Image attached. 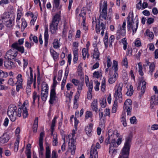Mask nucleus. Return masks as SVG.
<instances>
[{"label":"nucleus","instance_id":"f257e3e1","mask_svg":"<svg viewBox=\"0 0 158 158\" xmlns=\"http://www.w3.org/2000/svg\"><path fill=\"white\" fill-rule=\"evenodd\" d=\"M132 101L130 99H127L124 103L123 107L124 112L122 114V117L121 118V122L124 127L127 126V123L125 119V112H127V115H130L131 114V109H132Z\"/></svg>","mask_w":158,"mask_h":158},{"label":"nucleus","instance_id":"f03ea898","mask_svg":"<svg viewBox=\"0 0 158 158\" xmlns=\"http://www.w3.org/2000/svg\"><path fill=\"white\" fill-rule=\"evenodd\" d=\"M132 136L129 135L126 139L124 145L122 149L119 158H128L130 146V143L132 139Z\"/></svg>","mask_w":158,"mask_h":158},{"label":"nucleus","instance_id":"7ed1b4c3","mask_svg":"<svg viewBox=\"0 0 158 158\" xmlns=\"http://www.w3.org/2000/svg\"><path fill=\"white\" fill-rule=\"evenodd\" d=\"M60 19V16L59 14H56L54 16L52 23L50 25V31L52 34L56 33L58 25Z\"/></svg>","mask_w":158,"mask_h":158},{"label":"nucleus","instance_id":"20e7f679","mask_svg":"<svg viewBox=\"0 0 158 158\" xmlns=\"http://www.w3.org/2000/svg\"><path fill=\"white\" fill-rule=\"evenodd\" d=\"M17 107L14 105L11 104L8 107L7 114L10 120L12 122L15 121L17 116Z\"/></svg>","mask_w":158,"mask_h":158},{"label":"nucleus","instance_id":"39448f33","mask_svg":"<svg viewBox=\"0 0 158 158\" xmlns=\"http://www.w3.org/2000/svg\"><path fill=\"white\" fill-rule=\"evenodd\" d=\"M121 142L122 138H119L116 142L114 139H112L109 147V153L112 152V155L114 154H115L117 152V149H116L115 148H117L118 145H120Z\"/></svg>","mask_w":158,"mask_h":158},{"label":"nucleus","instance_id":"423d86ee","mask_svg":"<svg viewBox=\"0 0 158 158\" xmlns=\"http://www.w3.org/2000/svg\"><path fill=\"white\" fill-rule=\"evenodd\" d=\"M133 12L129 13V15L127 17V28L128 31L130 30L131 28L132 29L133 35L135 33L138 27V26L136 25L135 28L134 29L133 27L132 26L133 23Z\"/></svg>","mask_w":158,"mask_h":158},{"label":"nucleus","instance_id":"0eeeda50","mask_svg":"<svg viewBox=\"0 0 158 158\" xmlns=\"http://www.w3.org/2000/svg\"><path fill=\"white\" fill-rule=\"evenodd\" d=\"M48 87L47 84L43 83L42 84L41 98L44 102L46 101L48 95Z\"/></svg>","mask_w":158,"mask_h":158},{"label":"nucleus","instance_id":"6e6552de","mask_svg":"<svg viewBox=\"0 0 158 158\" xmlns=\"http://www.w3.org/2000/svg\"><path fill=\"white\" fill-rule=\"evenodd\" d=\"M123 84L122 83H119L114 94L115 99L116 98L118 99L117 98L118 97L119 102H121L122 101V95L121 91L123 87Z\"/></svg>","mask_w":158,"mask_h":158},{"label":"nucleus","instance_id":"1a4fd4ad","mask_svg":"<svg viewBox=\"0 0 158 158\" xmlns=\"http://www.w3.org/2000/svg\"><path fill=\"white\" fill-rule=\"evenodd\" d=\"M146 82L144 80L143 77H141L139 79L138 86L137 87L138 89H140V86L142 85L141 89V92L139 94V96L141 98L143 95L144 94L146 88Z\"/></svg>","mask_w":158,"mask_h":158},{"label":"nucleus","instance_id":"9d476101","mask_svg":"<svg viewBox=\"0 0 158 158\" xmlns=\"http://www.w3.org/2000/svg\"><path fill=\"white\" fill-rule=\"evenodd\" d=\"M107 4L106 2L104 1L103 4V9L101 13L99 15V18L102 17L104 19H106L107 14Z\"/></svg>","mask_w":158,"mask_h":158},{"label":"nucleus","instance_id":"9b49d317","mask_svg":"<svg viewBox=\"0 0 158 158\" xmlns=\"http://www.w3.org/2000/svg\"><path fill=\"white\" fill-rule=\"evenodd\" d=\"M75 133L72 134V137L71 139V142L70 144L69 145L70 149L71 150V152L72 155H74L75 153V150L76 149V146L74 139L73 138Z\"/></svg>","mask_w":158,"mask_h":158},{"label":"nucleus","instance_id":"f8f14e48","mask_svg":"<svg viewBox=\"0 0 158 158\" xmlns=\"http://www.w3.org/2000/svg\"><path fill=\"white\" fill-rule=\"evenodd\" d=\"M10 139L7 132H5L0 137V143L4 144L7 143Z\"/></svg>","mask_w":158,"mask_h":158},{"label":"nucleus","instance_id":"ddd939ff","mask_svg":"<svg viewBox=\"0 0 158 158\" xmlns=\"http://www.w3.org/2000/svg\"><path fill=\"white\" fill-rule=\"evenodd\" d=\"M56 93L55 89L52 88L51 90L50 93V97L49 102L50 104H53L54 101L56 100Z\"/></svg>","mask_w":158,"mask_h":158},{"label":"nucleus","instance_id":"4468645a","mask_svg":"<svg viewBox=\"0 0 158 158\" xmlns=\"http://www.w3.org/2000/svg\"><path fill=\"white\" fill-rule=\"evenodd\" d=\"M150 103V107L152 109L154 107V105H157L158 104V95H155L152 96Z\"/></svg>","mask_w":158,"mask_h":158},{"label":"nucleus","instance_id":"2eb2a0df","mask_svg":"<svg viewBox=\"0 0 158 158\" xmlns=\"http://www.w3.org/2000/svg\"><path fill=\"white\" fill-rule=\"evenodd\" d=\"M12 48L17 50L18 51L21 53H24V48L23 46H19V44L17 43H15L12 44L11 46Z\"/></svg>","mask_w":158,"mask_h":158},{"label":"nucleus","instance_id":"dca6fc26","mask_svg":"<svg viewBox=\"0 0 158 158\" xmlns=\"http://www.w3.org/2000/svg\"><path fill=\"white\" fill-rule=\"evenodd\" d=\"M89 158H98L97 150L93 147H92L91 148Z\"/></svg>","mask_w":158,"mask_h":158},{"label":"nucleus","instance_id":"f3484780","mask_svg":"<svg viewBox=\"0 0 158 158\" xmlns=\"http://www.w3.org/2000/svg\"><path fill=\"white\" fill-rule=\"evenodd\" d=\"M4 65L5 67L7 69H11L15 67V63L9 60H6L4 62Z\"/></svg>","mask_w":158,"mask_h":158},{"label":"nucleus","instance_id":"a211bd4d","mask_svg":"<svg viewBox=\"0 0 158 158\" xmlns=\"http://www.w3.org/2000/svg\"><path fill=\"white\" fill-rule=\"evenodd\" d=\"M91 107L92 110L95 111L96 113H98V100L97 99H94L92 102L91 105Z\"/></svg>","mask_w":158,"mask_h":158},{"label":"nucleus","instance_id":"6ab92c4d","mask_svg":"<svg viewBox=\"0 0 158 158\" xmlns=\"http://www.w3.org/2000/svg\"><path fill=\"white\" fill-rule=\"evenodd\" d=\"M73 62L74 64L77 63L78 60V50L77 48H74L73 50Z\"/></svg>","mask_w":158,"mask_h":158},{"label":"nucleus","instance_id":"aec40b11","mask_svg":"<svg viewBox=\"0 0 158 158\" xmlns=\"http://www.w3.org/2000/svg\"><path fill=\"white\" fill-rule=\"evenodd\" d=\"M49 35L48 34V29L47 27L45 29V32L44 34L45 44L44 45L46 47L47 46L48 43Z\"/></svg>","mask_w":158,"mask_h":158},{"label":"nucleus","instance_id":"412c9836","mask_svg":"<svg viewBox=\"0 0 158 158\" xmlns=\"http://www.w3.org/2000/svg\"><path fill=\"white\" fill-rule=\"evenodd\" d=\"M118 76V74L117 73H114L113 76H110L108 80L110 84H113L116 81V78Z\"/></svg>","mask_w":158,"mask_h":158},{"label":"nucleus","instance_id":"4be33fe9","mask_svg":"<svg viewBox=\"0 0 158 158\" xmlns=\"http://www.w3.org/2000/svg\"><path fill=\"white\" fill-rule=\"evenodd\" d=\"M99 54L100 53L98 48H95L93 55V58H95L96 60H100L99 59Z\"/></svg>","mask_w":158,"mask_h":158},{"label":"nucleus","instance_id":"5701e85b","mask_svg":"<svg viewBox=\"0 0 158 158\" xmlns=\"http://www.w3.org/2000/svg\"><path fill=\"white\" fill-rule=\"evenodd\" d=\"M93 127V124L90 123L89 125V126H87L85 128V131L86 134L89 136L90 135V133L92 131Z\"/></svg>","mask_w":158,"mask_h":158},{"label":"nucleus","instance_id":"b1692460","mask_svg":"<svg viewBox=\"0 0 158 158\" xmlns=\"http://www.w3.org/2000/svg\"><path fill=\"white\" fill-rule=\"evenodd\" d=\"M38 117H36L35 118L33 126V131L34 132H35L37 131L38 126Z\"/></svg>","mask_w":158,"mask_h":158},{"label":"nucleus","instance_id":"393cba45","mask_svg":"<svg viewBox=\"0 0 158 158\" xmlns=\"http://www.w3.org/2000/svg\"><path fill=\"white\" fill-rule=\"evenodd\" d=\"M118 99L116 98L115 99L114 104L113 106L112 109V112L115 113L116 112L117 109L118 107Z\"/></svg>","mask_w":158,"mask_h":158},{"label":"nucleus","instance_id":"a878e982","mask_svg":"<svg viewBox=\"0 0 158 158\" xmlns=\"http://www.w3.org/2000/svg\"><path fill=\"white\" fill-rule=\"evenodd\" d=\"M50 52L53 59L56 60L58 57V54L53 49H50Z\"/></svg>","mask_w":158,"mask_h":158},{"label":"nucleus","instance_id":"bb28decb","mask_svg":"<svg viewBox=\"0 0 158 158\" xmlns=\"http://www.w3.org/2000/svg\"><path fill=\"white\" fill-rule=\"evenodd\" d=\"M13 51H16L15 49H12L10 50L6 53V55L5 56V58L6 60H9L10 58L11 54H12V52Z\"/></svg>","mask_w":158,"mask_h":158},{"label":"nucleus","instance_id":"cd10ccee","mask_svg":"<svg viewBox=\"0 0 158 158\" xmlns=\"http://www.w3.org/2000/svg\"><path fill=\"white\" fill-rule=\"evenodd\" d=\"M60 0H54L53 2V7L59 9L61 6H60Z\"/></svg>","mask_w":158,"mask_h":158},{"label":"nucleus","instance_id":"c85d7f7f","mask_svg":"<svg viewBox=\"0 0 158 158\" xmlns=\"http://www.w3.org/2000/svg\"><path fill=\"white\" fill-rule=\"evenodd\" d=\"M155 64L153 63H152L149 66V70L148 74H150L151 76L152 75V73L155 69Z\"/></svg>","mask_w":158,"mask_h":158},{"label":"nucleus","instance_id":"c756f323","mask_svg":"<svg viewBox=\"0 0 158 158\" xmlns=\"http://www.w3.org/2000/svg\"><path fill=\"white\" fill-rule=\"evenodd\" d=\"M133 91L132 86V85H130L129 88L128 89V91L126 93V94L127 96H130L132 95Z\"/></svg>","mask_w":158,"mask_h":158},{"label":"nucleus","instance_id":"7c9ffc66","mask_svg":"<svg viewBox=\"0 0 158 158\" xmlns=\"http://www.w3.org/2000/svg\"><path fill=\"white\" fill-rule=\"evenodd\" d=\"M46 158H50V151L49 147L47 146L46 148Z\"/></svg>","mask_w":158,"mask_h":158},{"label":"nucleus","instance_id":"2f4dec72","mask_svg":"<svg viewBox=\"0 0 158 158\" xmlns=\"http://www.w3.org/2000/svg\"><path fill=\"white\" fill-rule=\"evenodd\" d=\"M106 96L104 98H103L102 100H100V101L101 106L103 108H104L106 105Z\"/></svg>","mask_w":158,"mask_h":158},{"label":"nucleus","instance_id":"473e14b6","mask_svg":"<svg viewBox=\"0 0 158 158\" xmlns=\"http://www.w3.org/2000/svg\"><path fill=\"white\" fill-rule=\"evenodd\" d=\"M146 35L152 39H153L154 37V34L152 32L150 31L148 29H147L145 33Z\"/></svg>","mask_w":158,"mask_h":158},{"label":"nucleus","instance_id":"72a5a7b5","mask_svg":"<svg viewBox=\"0 0 158 158\" xmlns=\"http://www.w3.org/2000/svg\"><path fill=\"white\" fill-rule=\"evenodd\" d=\"M23 111V115L24 118H26L28 116V111L26 107L22 108Z\"/></svg>","mask_w":158,"mask_h":158},{"label":"nucleus","instance_id":"f704fd0d","mask_svg":"<svg viewBox=\"0 0 158 158\" xmlns=\"http://www.w3.org/2000/svg\"><path fill=\"white\" fill-rule=\"evenodd\" d=\"M17 53L18 52L17 50L13 51L12 54L11 55L10 57V58L9 60H12L14 59V58L16 56Z\"/></svg>","mask_w":158,"mask_h":158},{"label":"nucleus","instance_id":"c9c22d12","mask_svg":"<svg viewBox=\"0 0 158 158\" xmlns=\"http://www.w3.org/2000/svg\"><path fill=\"white\" fill-rule=\"evenodd\" d=\"M125 29H123L120 27V30L118 31L117 33L123 36L125 35Z\"/></svg>","mask_w":158,"mask_h":158},{"label":"nucleus","instance_id":"e433bc0d","mask_svg":"<svg viewBox=\"0 0 158 158\" xmlns=\"http://www.w3.org/2000/svg\"><path fill=\"white\" fill-rule=\"evenodd\" d=\"M58 40H55L53 43V47L55 48H59L60 45Z\"/></svg>","mask_w":158,"mask_h":158},{"label":"nucleus","instance_id":"4c0bfd02","mask_svg":"<svg viewBox=\"0 0 158 158\" xmlns=\"http://www.w3.org/2000/svg\"><path fill=\"white\" fill-rule=\"evenodd\" d=\"M6 22V25L8 27H10L12 26V21L11 19H9L8 21H4Z\"/></svg>","mask_w":158,"mask_h":158},{"label":"nucleus","instance_id":"58836bf2","mask_svg":"<svg viewBox=\"0 0 158 158\" xmlns=\"http://www.w3.org/2000/svg\"><path fill=\"white\" fill-rule=\"evenodd\" d=\"M8 76V74L7 72H4L3 71L0 69V77H6Z\"/></svg>","mask_w":158,"mask_h":158},{"label":"nucleus","instance_id":"ea45409f","mask_svg":"<svg viewBox=\"0 0 158 158\" xmlns=\"http://www.w3.org/2000/svg\"><path fill=\"white\" fill-rule=\"evenodd\" d=\"M58 143L57 135H56L55 136L54 135L53 140V145L54 146H56Z\"/></svg>","mask_w":158,"mask_h":158},{"label":"nucleus","instance_id":"a19ab883","mask_svg":"<svg viewBox=\"0 0 158 158\" xmlns=\"http://www.w3.org/2000/svg\"><path fill=\"white\" fill-rule=\"evenodd\" d=\"M114 35H111L109 39V47H111L112 46V43L114 41Z\"/></svg>","mask_w":158,"mask_h":158},{"label":"nucleus","instance_id":"79ce46f5","mask_svg":"<svg viewBox=\"0 0 158 158\" xmlns=\"http://www.w3.org/2000/svg\"><path fill=\"white\" fill-rule=\"evenodd\" d=\"M118 63L115 60H114L113 63V67L114 68L115 73H116V71L118 70Z\"/></svg>","mask_w":158,"mask_h":158},{"label":"nucleus","instance_id":"37998d69","mask_svg":"<svg viewBox=\"0 0 158 158\" xmlns=\"http://www.w3.org/2000/svg\"><path fill=\"white\" fill-rule=\"evenodd\" d=\"M37 93L35 91H34L32 94V98L33 101L32 102V104L33 105H34L35 103V101L37 98Z\"/></svg>","mask_w":158,"mask_h":158},{"label":"nucleus","instance_id":"c03bdc74","mask_svg":"<svg viewBox=\"0 0 158 158\" xmlns=\"http://www.w3.org/2000/svg\"><path fill=\"white\" fill-rule=\"evenodd\" d=\"M19 143V140L18 139L16 140L15 143L14 150L15 151L17 152L18 150Z\"/></svg>","mask_w":158,"mask_h":158},{"label":"nucleus","instance_id":"a18cd8bd","mask_svg":"<svg viewBox=\"0 0 158 158\" xmlns=\"http://www.w3.org/2000/svg\"><path fill=\"white\" fill-rule=\"evenodd\" d=\"M87 54V49L85 48H83L82 50V55L83 58L84 60L85 59V57Z\"/></svg>","mask_w":158,"mask_h":158},{"label":"nucleus","instance_id":"49530a36","mask_svg":"<svg viewBox=\"0 0 158 158\" xmlns=\"http://www.w3.org/2000/svg\"><path fill=\"white\" fill-rule=\"evenodd\" d=\"M92 116V113L89 111H87L86 112V115L85 116V118L88 119L89 118H91Z\"/></svg>","mask_w":158,"mask_h":158},{"label":"nucleus","instance_id":"de8ad7c7","mask_svg":"<svg viewBox=\"0 0 158 158\" xmlns=\"http://www.w3.org/2000/svg\"><path fill=\"white\" fill-rule=\"evenodd\" d=\"M62 72L63 71L62 70H59L58 72L57 80L58 81H60L61 80Z\"/></svg>","mask_w":158,"mask_h":158},{"label":"nucleus","instance_id":"09e8293b","mask_svg":"<svg viewBox=\"0 0 158 158\" xmlns=\"http://www.w3.org/2000/svg\"><path fill=\"white\" fill-rule=\"evenodd\" d=\"M31 38H32V39L33 40V41L36 43H37L38 42V40L37 39V38L36 36H33V35L31 34V35L30 37V40H31Z\"/></svg>","mask_w":158,"mask_h":158},{"label":"nucleus","instance_id":"8fccbe9b","mask_svg":"<svg viewBox=\"0 0 158 158\" xmlns=\"http://www.w3.org/2000/svg\"><path fill=\"white\" fill-rule=\"evenodd\" d=\"M57 118L56 116H55L52 121V123L51 126V128H54L55 126V123L56 122V119Z\"/></svg>","mask_w":158,"mask_h":158},{"label":"nucleus","instance_id":"3c124183","mask_svg":"<svg viewBox=\"0 0 158 158\" xmlns=\"http://www.w3.org/2000/svg\"><path fill=\"white\" fill-rule=\"evenodd\" d=\"M139 65V74L141 75V76L143 75V72L142 70V65H141L139 63L138 64Z\"/></svg>","mask_w":158,"mask_h":158},{"label":"nucleus","instance_id":"603ef678","mask_svg":"<svg viewBox=\"0 0 158 158\" xmlns=\"http://www.w3.org/2000/svg\"><path fill=\"white\" fill-rule=\"evenodd\" d=\"M56 76H55L53 78V84L52 85V88H54L55 89V88L56 87V85L57 83L56 81Z\"/></svg>","mask_w":158,"mask_h":158},{"label":"nucleus","instance_id":"864d4df0","mask_svg":"<svg viewBox=\"0 0 158 158\" xmlns=\"http://www.w3.org/2000/svg\"><path fill=\"white\" fill-rule=\"evenodd\" d=\"M112 62L110 60V56H107V66L108 68L110 67L111 65Z\"/></svg>","mask_w":158,"mask_h":158},{"label":"nucleus","instance_id":"5fc2aeb1","mask_svg":"<svg viewBox=\"0 0 158 158\" xmlns=\"http://www.w3.org/2000/svg\"><path fill=\"white\" fill-rule=\"evenodd\" d=\"M93 88V82L92 81H90V82L89 83V85L88 87V91H89V92H92Z\"/></svg>","mask_w":158,"mask_h":158},{"label":"nucleus","instance_id":"6e6d98bb","mask_svg":"<svg viewBox=\"0 0 158 158\" xmlns=\"http://www.w3.org/2000/svg\"><path fill=\"white\" fill-rule=\"evenodd\" d=\"M98 23V24H96V31L97 33H99L100 31L99 26V21Z\"/></svg>","mask_w":158,"mask_h":158},{"label":"nucleus","instance_id":"4d7b16f0","mask_svg":"<svg viewBox=\"0 0 158 158\" xmlns=\"http://www.w3.org/2000/svg\"><path fill=\"white\" fill-rule=\"evenodd\" d=\"M72 82L75 86H77L79 84V81L78 80L74 79H73L72 80Z\"/></svg>","mask_w":158,"mask_h":158},{"label":"nucleus","instance_id":"13d9d810","mask_svg":"<svg viewBox=\"0 0 158 158\" xmlns=\"http://www.w3.org/2000/svg\"><path fill=\"white\" fill-rule=\"evenodd\" d=\"M22 23L21 25L22 27H24L26 28L27 25V23L26 21L24 19H22Z\"/></svg>","mask_w":158,"mask_h":158},{"label":"nucleus","instance_id":"bf43d9fd","mask_svg":"<svg viewBox=\"0 0 158 158\" xmlns=\"http://www.w3.org/2000/svg\"><path fill=\"white\" fill-rule=\"evenodd\" d=\"M154 21V20L153 18H149L148 19L147 23L148 24H150L153 23Z\"/></svg>","mask_w":158,"mask_h":158},{"label":"nucleus","instance_id":"052dcab7","mask_svg":"<svg viewBox=\"0 0 158 158\" xmlns=\"http://www.w3.org/2000/svg\"><path fill=\"white\" fill-rule=\"evenodd\" d=\"M122 64L123 65L127 66L128 64L127 60V58H125L123 60Z\"/></svg>","mask_w":158,"mask_h":158},{"label":"nucleus","instance_id":"680f3d73","mask_svg":"<svg viewBox=\"0 0 158 158\" xmlns=\"http://www.w3.org/2000/svg\"><path fill=\"white\" fill-rule=\"evenodd\" d=\"M110 110L109 109L106 108L105 109V114H104V116H110Z\"/></svg>","mask_w":158,"mask_h":158},{"label":"nucleus","instance_id":"e2e57ef3","mask_svg":"<svg viewBox=\"0 0 158 158\" xmlns=\"http://www.w3.org/2000/svg\"><path fill=\"white\" fill-rule=\"evenodd\" d=\"M64 143L62 145L61 147V149L62 151L63 152L64 151L65 149L66 145H65V139H64Z\"/></svg>","mask_w":158,"mask_h":158},{"label":"nucleus","instance_id":"0e129e2a","mask_svg":"<svg viewBox=\"0 0 158 158\" xmlns=\"http://www.w3.org/2000/svg\"><path fill=\"white\" fill-rule=\"evenodd\" d=\"M93 77L98 78L99 77V73L98 71H95L93 73Z\"/></svg>","mask_w":158,"mask_h":158},{"label":"nucleus","instance_id":"69168bd1","mask_svg":"<svg viewBox=\"0 0 158 158\" xmlns=\"http://www.w3.org/2000/svg\"><path fill=\"white\" fill-rule=\"evenodd\" d=\"M130 120L131 124H134L136 120V117L135 116H133L130 119Z\"/></svg>","mask_w":158,"mask_h":158},{"label":"nucleus","instance_id":"338daca9","mask_svg":"<svg viewBox=\"0 0 158 158\" xmlns=\"http://www.w3.org/2000/svg\"><path fill=\"white\" fill-rule=\"evenodd\" d=\"M81 25L83 27V29L85 30H86L88 29V27L85 26V21L84 19H83V21H82L81 23Z\"/></svg>","mask_w":158,"mask_h":158},{"label":"nucleus","instance_id":"774afa93","mask_svg":"<svg viewBox=\"0 0 158 158\" xmlns=\"http://www.w3.org/2000/svg\"><path fill=\"white\" fill-rule=\"evenodd\" d=\"M56 152L55 151L53 150L52 154V158H56Z\"/></svg>","mask_w":158,"mask_h":158}]
</instances>
